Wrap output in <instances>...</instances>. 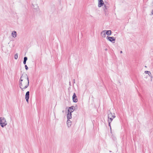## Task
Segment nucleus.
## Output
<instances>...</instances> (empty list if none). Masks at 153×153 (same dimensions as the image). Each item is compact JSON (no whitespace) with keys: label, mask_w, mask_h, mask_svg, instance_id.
Segmentation results:
<instances>
[{"label":"nucleus","mask_w":153,"mask_h":153,"mask_svg":"<svg viewBox=\"0 0 153 153\" xmlns=\"http://www.w3.org/2000/svg\"><path fill=\"white\" fill-rule=\"evenodd\" d=\"M19 87L22 91H24L29 85V80L27 74H22L19 80Z\"/></svg>","instance_id":"nucleus-1"},{"label":"nucleus","mask_w":153,"mask_h":153,"mask_svg":"<svg viewBox=\"0 0 153 153\" xmlns=\"http://www.w3.org/2000/svg\"><path fill=\"white\" fill-rule=\"evenodd\" d=\"M107 113L108 114V121L110 129H111V127L110 124L113 120V119L115 117V116L114 113H112L110 110L108 111Z\"/></svg>","instance_id":"nucleus-2"},{"label":"nucleus","mask_w":153,"mask_h":153,"mask_svg":"<svg viewBox=\"0 0 153 153\" xmlns=\"http://www.w3.org/2000/svg\"><path fill=\"white\" fill-rule=\"evenodd\" d=\"M7 124L5 119L4 117H0V124L1 126L3 128L7 125Z\"/></svg>","instance_id":"nucleus-3"},{"label":"nucleus","mask_w":153,"mask_h":153,"mask_svg":"<svg viewBox=\"0 0 153 153\" xmlns=\"http://www.w3.org/2000/svg\"><path fill=\"white\" fill-rule=\"evenodd\" d=\"M144 73L146 74H148V75L150 77V80L151 81H152V80L153 76L151 72L150 71H145Z\"/></svg>","instance_id":"nucleus-4"},{"label":"nucleus","mask_w":153,"mask_h":153,"mask_svg":"<svg viewBox=\"0 0 153 153\" xmlns=\"http://www.w3.org/2000/svg\"><path fill=\"white\" fill-rule=\"evenodd\" d=\"M72 99L73 102H77V97L76 96V94L74 93L72 97Z\"/></svg>","instance_id":"nucleus-5"},{"label":"nucleus","mask_w":153,"mask_h":153,"mask_svg":"<svg viewBox=\"0 0 153 153\" xmlns=\"http://www.w3.org/2000/svg\"><path fill=\"white\" fill-rule=\"evenodd\" d=\"M29 91H27L26 93L25 99L27 102L28 103L29 102Z\"/></svg>","instance_id":"nucleus-6"},{"label":"nucleus","mask_w":153,"mask_h":153,"mask_svg":"<svg viewBox=\"0 0 153 153\" xmlns=\"http://www.w3.org/2000/svg\"><path fill=\"white\" fill-rule=\"evenodd\" d=\"M107 39L111 42H113V41H114L115 40V39L114 38V37H110L107 36Z\"/></svg>","instance_id":"nucleus-7"},{"label":"nucleus","mask_w":153,"mask_h":153,"mask_svg":"<svg viewBox=\"0 0 153 153\" xmlns=\"http://www.w3.org/2000/svg\"><path fill=\"white\" fill-rule=\"evenodd\" d=\"M98 7H101L104 4L103 1L102 0H98Z\"/></svg>","instance_id":"nucleus-8"},{"label":"nucleus","mask_w":153,"mask_h":153,"mask_svg":"<svg viewBox=\"0 0 153 153\" xmlns=\"http://www.w3.org/2000/svg\"><path fill=\"white\" fill-rule=\"evenodd\" d=\"M67 120H70L71 118V113L70 112L69 110L68 111V113L67 114Z\"/></svg>","instance_id":"nucleus-9"},{"label":"nucleus","mask_w":153,"mask_h":153,"mask_svg":"<svg viewBox=\"0 0 153 153\" xmlns=\"http://www.w3.org/2000/svg\"><path fill=\"white\" fill-rule=\"evenodd\" d=\"M106 30H104L101 32V36L102 37L105 38L106 36Z\"/></svg>","instance_id":"nucleus-10"},{"label":"nucleus","mask_w":153,"mask_h":153,"mask_svg":"<svg viewBox=\"0 0 153 153\" xmlns=\"http://www.w3.org/2000/svg\"><path fill=\"white\" fill-rule=\"evenodd\" d=\"M67 124L68 127H70L71 125V122L69 120H67Z\"/></svg>","instance_id":"nucleus-11"},{"label":"nucleus","mask_w":153,"mask_h":153,"mask_svg":"<svg viewBox=\"0 0 153 153\" xmlns=\"http://www.w3.org/2000/svg\"><path fill=\"white\" fill-rule=\"evenodd\" d=\"M74 108L75 107L74 106H72L69 108V109L68 110H69L70 112H71V113L74 111Z\"/></svg>","instance_id":"nucleus-12"},{"label":"nucleus","mask_w":153,"mask_h":153,"mask_svg":"<svg viewBox=\"0 0 153 153\" xmlns=\"http://www.w3.org/2000/svg\"><path fill=\"white\" fill-rule=\"evenodd\" d=\"M12 36L14 38H15L16 37V32L15 31H13L12 33Z\"/></svg>","instance_id":"nucleus-13"},{"label":"nucleus","mask_w":153,"mask_h":153,"mask_svg":"<svg viewBox=\"0 0 153 153\" xmlns=\"http://www.w3.org/2000/svg\"><path fill=\"white\" fill-rule=\"evenodd\" d=\"M106 34L108 36H110L111 34V30H106Z\"/></svg>","instance_id":"nucleus-14"},{"label":"nucleus","mask_w":153,"mask_h":153,"mask_svg":"<svg viewBox=\"0 0 153 153\" xmlns=\"http://www.w3.org/2000/svg\"><path fill=\"white\" fill-rule=\"evenodd\" d=\"M108 8V7L106 6L105 4H104V7L103 8V10L105 12H106L107 11V9Z\"/></svg>","instance_id":"nucleus-15"},{"label":"nucleus","mask_w":153,"mask_h":153,"mask_svg":"<svg viewBox=\"0 0 153 153\" xmlns=\"http://www.w3.org/2000/svg\"><path fill=\"white\" fill-rule=\"evenodd\" d=\"M27 57H25L24 58L23 64L25 65L26 63V62L27 60Z\"/></svg>","instance_id":"nucleus-16"},{"label":"nucleus","mask_w":153,"mask_h":153,"mask_svg":"<svg viewBox=\"0 0 153 153\" xmlns=\"http://www.w3.org/2000/svg\"><path fill=\"white\" fill-rule=\"evenodd\" d=\"M32 5L33 6V8L34 9L37 10L38 8V7L37 4H36L33 5V4H32Z\"/></svg>","instance_id":"nucleus-17"},{"label":"nucleus","mask_w":153,"mask_h":153,"mask_svg":"<svg viewBox=\"0 0 153 153\" xmlns=\"http://www.w3.org/2000/svg\"><path fill=\"white\" fill-rule=\"evenodd\" d=\"M18 54L17 53H16V54H15L14 56V58L16 59H17L18 58Z\"/></svg>","instance_id":"nucleus-18"},{"label":"nucleus","mask_w":153,"mask_h":153,"mask_svg":"<svg viewBox=\"0 0 153 153\" xmlns=\"http://www.w3.org/2000/svg\"><path fill=\"white\" fill-rule=\"evenodd\" d=\"M25 68L26 70H27L28 69V67L26 65H25Z\"/></svg>","instance_id":"nucleus-19"},{"label":"nucleus","mask_w":153,"mask_h":153,"mask_svg":"<svg viewBox=\"0 0 153 153\" xmlns=\"http://www.w3.org/2000/svg\"><path fill=\"white\" fill-rule=\"evenodd\" d=\"M73 83L74 84L75 83V82H75V79H73Z\"/></svg>","instance_id":"nucleus-20"},{"label":"nucleus","mask_w":153,"mask_h":153,"mask_svg":"<svg viewBox=\"0 0 153 153\" xmlns=\"http://www.w3.org/2000/svg\"><path fill=\"white\" fill-rule=\"evenodd\" d=\"M152 14L153 15V10H152Z\"/></svg>","instance_id":"nucleus-21"},{"label":"nucleus","mask_w":153,"mask_h":153,"mask_svg":"<svg viewBox=\"0 0 153 153\" xmlns=\"http://www.w3.org/2000/svg\"><path fill=\"white\" fill-rule=\"evenodd\" d=\"M69 85L71 86V83L70 82H69Z\"/></svg>","instance_id":"nucleus-22"},{"label":"nucleus","mask_w":153,"mask_h":153,"mask_svg":"<svg viewBox=\"0 0 153 153\" xmlns=\"http://www.w3.org/2000/svg\"><path fill=\"white\" fill-rule=\"evenodd\" d=\"M152 6H153V1L152 2Z\"/></svg>","instance_id":"nucleus-23"},{"label":"nucleus","mask_w":153,"mask_h":153,"mask_svg":"<svg viewBox=\"0 0 153 153\" xmlns=\"http://www.w3.org/2000/svg\"><path fill=\"white\" fill-rule=\"evenodd\" d=\"M123 53L122 51H120V53Z\"/></svg>","instance_id":"nucleus-24"},{"label":"nucleus","mask_w":153,"mask_h":153,"mask_svg":"<svg viewBox=\"0 0 153 153\" xmlns=\"http://www.w3.org/2000/svg\"><path fill=\"white\" fill-rule=\"evenodd\" d=\"M148 77V76H146V78H147V77Z\"/></svg>","instance_id":"nucleus-25"},{"label":"nucleus","mask_w":153,"mask_h":153,"mask_svg":"<svg viewBox=\"0 0 153 153\" xmlns=\"http://www.w3.org/2000/svg\"><path fill=\"white\" fill-rule=\"evenodd\" d=\"M109 152H111V151H109Z\"/></svg>","instance_id":"nucleus-26"},{"label":"nucleus","mask_w":153,"mask_h":153,"mask_svg":"<svg viewBox=\"0 0 153 153\" xmlns=\"http://www.w3.org/2000/svg\"><path fill=\"white\" fill-rule=\"evenodd\" d=\"M62 112H63V113L64 112V111H62Z\"/></svg>","instance_id":"nucleus-27"}]
</instances>
